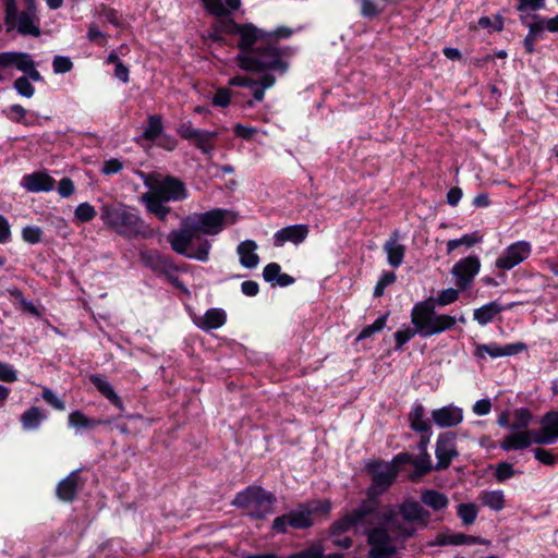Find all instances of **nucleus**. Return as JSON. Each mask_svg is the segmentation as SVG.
I'll list each match as a JSON object with an SVG mask.
<instances>
[{
    "mask_svg": "<svg viewBox=\"0 0 558 558\" xmlns=\"http://www.w3.org/2000/svg\"><path fill=\"white\" fill-rule=\"evenodd\" d=\"M160 177V174L146 175L144 184L149 191L142 195L141 201L149 214L159 221L166 222L172 211L167 204L183 202L190 194L186 184L180 178L171 174Z\"/></svg>",
    "mask_w": 558,
    "mask_h": 558,
    "instance_id": "obj_1",
    "label": "nucleus"
},
{
    "mask_svg": "<svg viewBox=\"0 0 558 558\" xmlns=\"http://www.w3.org/2000/svg\"><path fill=\"white\" fill-rule=\"evenodd\" d=\"M558 442V410H549L539 418V428L512 433L500 441L504 451L523 450L535 444L538 446Z\"/></svg>",
    "mask_w": 558,
    "mask_h": 558,
    "instance_id": "obj_2",
    "label": "nucleus"
},
{
    "mask_svg": "<svg viewBox=\"0 0 558 558\" xmlns=\"http://www.w3.org/2000/svg\"><path fill=\"white\" fill-rule=\"evenodd\" d=\"M100 217L109 229L125 239H147L151 235L150 227L135 208L122 204L104 205Z\"/></svg>",
    "mask_w": 558,
    "mask_h": 558,
    "instance_id": "obj_3",
    "label": "nucleus"
},
{
    "mask_svg": "<svg viewBox=\"0 0 558 558\" xmlns=\"http://www.w3.org/2000/svg\"><path fill=\"white\" fill-rule=\"evenodd\" d=\"M171 248L186 258L206 263L209 259L211 243L207 239L197 238L187 219L184 218L180 228L168 235Z\"/></svg>",
    "mask_w": 558,
    "mask_h": 558,
    "instance_id": "obj_4",
    "label": "nucleus"
},
{
    "mask_svg": "<svg viewBox=\"0 0 558 558\" xmlns=\"http://www.w3.org/2000/svg\"><path fill=\"white\" fill-rule=\"evenodd\" d=\"M287 48H280L275 41L256 46L255 52L251 57L242 58V70L253 73H264L266 71H277L284 74L289 69V63L282 59Z\"/></svg>",
    "mask_w": 558,
    "mask_h": 558,
    "instance_id": "obj_5",
    "label": "nucleus"
},
{
    "mask_svg": "<svg viewBox=\"0 0 558 558\" xmlns=\"http://www.w3.org/2000/svg\"><path fill=\"white\" fill-rule=\"evenodd\" d=\"M427 302L416 303L411 311V323L417 327L418 335L428 338L451 330L457 318L448 314H437L433 305Z\"/></svg>",
    "mask_w": 558,
    "mask_h": 558,
    "instance_id": "obj_6",
    "label": "nucleus"
},
{
    "mask_svg": "<svg viewBox=\"0 0 558 558\" xmlns=\"http://www.w3.org/2000/svg\"><path fill=\"white\" fill-rule=\"evenodd\" d=\"M223 31H226L228 35L239 36L236 45L239 53L235 58L239 68H241L242 58L251 57L253 52H255L256 46L266 43V38L270 35L268 32L256 27L252 23L241 24L234 20L225 23Z\"/></svg>",
    "mask_w": 558,
    "mask_h": 558,
    "instance_id": "obj_7",
    "label": "nucleus"
},
{
    "mask_svg": "<svg viewBox=\"0 0 558 558\" xmlns=\"http://www.w3.org/2000/svg\"><path fill=\"white\" fill-rule=\"evenodd\" d=\"M276 500L274 493L264 489L262 486L251 485L235 495L232 505L240 509L254 506V510L250 513L251 518L264 520L272 513Z\"/></svg>",
    "mask_w": 558,
    "mask_h": 558,
    "instance_id": "obj_8",
    "label": "nucleus"
},
{
    "mask_svg": "<svg viewBox=\"0 0 558 558\" xmlns=\"http://www.w3.org/2000/svg\"><path fill=\"white\" fill-rule=\"evenodd\" d=\"M141 262L147 268L158 276H165L168 282L175 288H183V283L174 275L178 271V267L173 263L172 258L160 253L157 250H145L140 254Z\"/></svg>",
    "mask_w": 558,
    "mask_h": 558,
    "instance_id": "obj_9",
    "label": "nucleus"
},
{
    "mask_svg": "<svg viewBox=\"0 0 558 558\" xmlns=\"http://www.w3.org/2000/svg\"><path fill=\"white\" fill-rule=\"evenodd\" d=\"M365 471L371 476L372 486L387 492L397 481L401 466L395 463V457L389 462L374 459L365 465Z\"/></svg>",
    "mask_w": 558,
    "mask_h": 558,
    "instance_id": "obj_10",
    "label": "nucleus"
},
{
    "mask_svg": "<svg viewBox=\"0 0 558 558\" xmlns=\"http://www.w3.org/2000/svg\"><path fill=\"white\" fill-rule=\"evenodd\" d=\"M314 520L307 504H300L298 509L283 513L272 521L271 530L276 534H287L288 527L306 530L313 526Z\"/></svg>",
    "mask_w": 558,
    "mask_h": 558,
    "instance_id": "obj_11",
    "label": "nucleus"
},
{
    "mask_svg": "<svg viewBox=\"0 0 558 558\" xmlns=\"http://www.w3.org/2000/svg\"><path fill=\"white\" fill-rule=\"evenodd\" d=\"M227 210L215 208L205 213L187 216L186 219L197 238L199 234L216 235L223 227Z\"/></svg>",
    "mask_w": 558,
    "mask_h": 558,
    "instance_id": "obj_12",
    "label": "nucleus"
},
{
    "mask_svg": "<svg viewBox=\"0 0 558 558\" xmlns=\"http://www.w3.org/2000/svg\"><path fill=\"white\" fill-rule=\"evenodd\" d=\"M408 421L413 432L420 434L417 449L420 453L428 452L427 448L432 437V423L425 418V408L422 403L415 402L408 414Z\"/></svg>",
    "mask_w": 558,
    "mask_h": 558,
    "instance_id": "obj_13",
    "label": "nucleus"
},
{
    "mask_svg": "<svg viewBox=\"0 0 558 558\" xmlns=\"http://www.w3.org/2000/svg\"><path fill=\"white\" fill-rule=\"evenodd\" d=\"M7 31L16 29L22 36L39 37L40 20L37 14L14 10L13 16L4 15Z\"/></svg>",
    "mask_w": 558,
    "mask_h": 558,
    "instance_id": "obj_14",
    "label": "nucleus"
},
{
    "mask_svg": "<svg viewBox=\"0 0 558 558\" xmlns=\"http://www.w3.org/2000/svg\"><path fill=\"white\" fill-rule=\"evenodd\" d=\"M457 433L448 430L438 435L435 448L437 459L435 470L442 471L450 466L452 460L459 456L456 445Z\"/></svg>",
    "mask_w": 558,
    "mask_h": 558,
    "instance_id": "obj_15",
    "label": "nucleus"
},
{
    "mask_svg": "<svg viewBox=\"0 0 558 558\" xmlns=\"http://www.w3.org/2000/svg\"><path fill=\"white\" fill-rule=\"evenodd\" d=\"M395 463L400 464V466L404 464L413 465L414 470L408 475L412 483H418L425 475L435 470L428 452L420 453L418 457H414L407 451L399 452L395 456Z\"/></svg>",
    "mask_w": 558,
    "mask_h": 558,
    "instance_id": "obj_16",
    "label": "nucleus"
},
{
    "mask_svg": "<svg viewBox=\"0 0 558 558\" xmlns=\"http://www.w3.org/2000/svg\"><path fill=\"white\" fill-rule=\"evenodd\" d=\"M532 252V245L527 241H517L507 246L496 259V267L501 270H510L524 262Z\"/></svg>",
    "mask_w": 558,
    "mask_h": 558,
    "instance_id": "obj_17",
    "label": "nucleus"
},
{
    "mask_svg": "<svg viewBox=\"0 0 558 558\" xmlns=\"http://www.w3.org/2000/svg\"><path fill=\"white\" fill-rule=\"evenodd\" d=\"M480 269L481 260L476 255H469L458 260L451 270V274L456 278L457 287L461 290L469 288Z\"/></svg>",
    "mask_w": 558,
    "mask_h": 558,
    "instance_id": "obj_18",
    "label": "nucleus"
},
{
    "mask_svg": "<svg viewBox=\"0 0 558 558\" xmlns=\"http://www.w3.org/2000/svg\"><path fill=\"white\" fill-rule=\"evenodd\" d=\"M527 349L524 342L507 343L500 345L497 342L475 343L473 355L478 360H485L486 355L492 359L517 355Z\"/></svg>",
    "mask_w": 558,
    "mask_h": 558,
    "instance_id": "obj_19",
    "label": "nucleus"
},
{
    "mask_svg": "<svg viewBox=\"0 0 558 558\" xmlns=\"http://www.w3.org/2000/svg\"><path fill=\"white\" fill-rule=\"evenodd\" d=\"M398 512L407 523H417L427 526L430 520V512L421 502L412 498H405L398 505Z\"/></svg>",
    "mask_w": 558,
    "mask_h": 558,
    "instance_id": "obj_20",
    "label": "nucleus"
},
{
    "mask_svg": "<svg viewBox=\"0 0 558 558\" xmlns=\"http://www.w3.org/2000/svg\"><path fill=\"white\" fill-rule=\"evenodd\" d=\"M433 422L440 428H450L463 421V411L453 404L445 405L432 411Z\"/></svg>",
    "mask_w": 558,
    "mask_h": 558,
    "instance_id": "obj_21",
    "label": "nucleus"
},
{
    "mask_svg": "<svg viewBox=\"0 0 558 558\" xmlns=\"http://www.w3.org/2000/svg\"><path fill=\"white\" fill-rule=\"evenodd\" d=\"M83 485L80 471H72L65 478L61 480L56 487V496L63 502H73L77 497L80 486Z\"/></svg>",
    "mask_w": 558,
    "mask_h": 558,
    "instance_id": "obj_22",
    "label": "nucleus"
},
{
    "mask_svg": "<svg viewBox=\"0 0 558 558\" xmlns=\"http://www.w3.org/2000/svg\"><path fill=\"white\" fill-rule=\"evenodd\" d=\"M310 233L307 225H291L281 228L274 234V244L279 247L287 242H291L295 245L305 241Z\"/></svg>",
    "mask_w": 558,
    "mask_h": 558,
    "instance_id": "obj_23",
    "label": "nucleus"
},
{
    "mask_svg": "<svg viewBox=\"0 0 558 558\" xmlns=\"http://www.w3.org/2000/svg\"><path fill=\"white\" fill-rule=\"evenodd\" d=\"M22 186L28 192H49L54 189L56 180L46 171H35L22 178Z\"/></svg>",
    "mask_w": 558,
    "mask_h": 558,
    "instance_id": "obj_24",
    "label": "nucleus"
},
{
    "mask_svg": "<svg viewBox=\"0 0 558 558\" xmlns=\"http://www.w3.org/2000/svg\"><path fill=\"white\" fill-rule=\"evenodd\" d=\"M365 511L356 510L355 508L348 514L342 515L336 520L329 527L331 537L340 536L349 532L352 527L365 523Z\"/></svg>",
    "mask_w": 558,
    "mask_h": 558,
    "instance_id": "obj_25",
    "label": "nucleus"
},
{
    "mask_svg": "<svg viewBox=\"0 0 558 558\" xmlns=\"http://www.w3.org/2000/svg\"><path fill=\"white\" fill-rule=\"evenodd\" d=\"M193 322L199 329L210 331L227 323V314L222 308L213 307L207 310L203 316H195Z\"/></svg>",
    "mask_w": 558,
    "mask_h": 558,
    "instance_id": "obj_26",
    "label": "nucleus"
},
{
    "mask_svg": "<svg viewBox=\"0 0 558 558\" xmlns=\"http://www.w3.org/2000/svg\"><path fill=\"white\" fill-rule=\"evenodd\" d=\"M399 238V230H395L384 244V251L387 253V262L393 268H398L402 265L407 251L403 244L398 243Z\"/></svg>",
    "mask_w": 558,
    "mask_h": 558,
    "instance_id": "obj_27",
    "label": "nucleus"
},
{
    "mask_svg": "<svg viewBox=\"0 0 558 558\" xmlns=\"http://www.w3.org/2000/svg\"><path fill=\"white\" fill-rule=\"evenodd\" d=\"M33 64H35V61L33 60L32 56L27 52H0L1 68L15 66L19 71L25 73Z\"/></svg>",
    "mask_w": 558,
    "mask_h": 558,
    "instance_id": "obj_28",
    "label": "nucleus"
},
{
    "mask_svg": "<svg viewBox=\"0 0 558 558\" xmlns=\"http://www.w3.org/2000/svg\"><path fill=\"white\" fill-rule=\"evenodd\" d=\"M263 278L272 287H288L295 282V278L289 274L281 272V266L278 263H269L263 269Z\"/></svg>",
    "mask_w": 558,
    "mask_h": 558,
    "instance_id": "obj_29",
    "label": "nucleus"
},
{
    "mask_svg": "<svg viewBox=\"0 0 558 558\" xmlns=\"http://www.w3.org/2000/svg\"><path fill=\"white\" fill-rule=\"evenodd\" d=\"M89 381L113 407L123 410L122 399L102 375L93 374L89 376Z\"/></svg>",
    "mask_w": 558,
    "mask_h": 558,
    "instance_id": "obj_30",
    "label": "nucleus"
},
{
    "mask_svg": "<svg viewBox=\"0 0 558 558\" xmlns=\"http://www.w3.org/2000/svg\"><path fill=\"white\" fill-rule=\"evenodd\" d=\"M512 307L513 303L501 306L496 301H493L484 304L478 308H475L473 312V319L476 320L481 326H485L492 323L496 315Z\"/></svg>",
    "mask_w": 558,
    "mask_h": 558,
    "instance_id": "obj_31",
    "label": "nucleus"
},
{
    "mask_svg": "<svg viewBox=\"0 0 558 558\" xmlns=\"http://www.w3.org/2000/svg\"><path fill=\"white\" fill-rule=\"evenodd\" d=\"M257 244L253 240H246L238 245L236 252L243 267L252 269L259 263V256L255 253Z\"/></svg>",
    "mask_w": 558,
    "mask_h": 558,
    "instance_id": "obj_32",
    "label": "nucleus"
},
{
    "mask_svg": "<svg viewBox=\"0 0 558 558\" xmlns=\"http://www.w3.org/2000/svg\"><path fill=\"white\" fill-rule=\"evenodd\" d=\"M106 422L100 418H90L86 416L82 411L75 410L69 414L68 424L70 427L76 430H93L97 426L105 424Z\"/></svg>",
    "mask_w": 558,
    "mask_h": 558,
    "instance_id": "obj_33",
    "label": "nucleus"
},
{
    "mask_svg": "<svg viewBox=\"0 0 558 558\" xmlns=\"http://www.w3.org/2000/svg\"><path fill=\"white\" fill-rule=\"evenodd\" d=\"M385 493V490H380V488L369 485L365 493L366 498L362 500L355 509L365 511V519L369 515L377 514L379 497Z\"/></svg>",
    "mask_w": 558,
    "mask_h": 558,
    "instance_id": "obj_34",
    "label": "nucleus"
},
{
    "mask_svg": "<svg viewBox=\"0 0 558 558\" xmlns=\"http://www.w3.org/2000/svg\"><path fill=\"white\" fill-rule=\"evenodd\" d=\"M421 502L434 511H441L448 507L449 499L444 493L429 488L421 493Z\"/></svg>",
    "mask_w": 558,
    "mask_h": 558,
    "instance_id": "obj_35",
    "label": "nucleus"
},
{
    "mask_svg": "<svg viewBox=\"0 0 558 558\" xmlns=\"http://www.w3.org/2000/svg\"><path fill=\"white\" fill-rule=\"evenodd\" d=\"M218 133L207 130L198 129V135L193 137L191 142H193L194 146L199 149L204 155H211L215 149V140L217 138Z\"/></svg>",
    "mask_w": 558,
    "mask_h": 558,
    "instance_id": "obj_36",
    "label": "nucleus"
},
{
    "mask_svg": "<svg viewBox=\"0 0 558 558\" xmlns=\"http://www.w3.org/2000/svg\"><path fill=\"white\" fill-rule=\"evenodd\" d=\"M47 415L38 407H31L21 416V423L24 429H37Z\"/></svg>",
    "mask_w": 558,
    "mask_h": 558,
    "instance_id": "obj_37",
    "label": "nucleus"
},
{
    "mask_svg": "<svg viewBox=\"0 0 558 558\" xmlns=\"http://www.w3.org/2000/svg\"><path fill=\"white\" fill-rule=\"evenodd\" d=\"M163 133L162 118L159 114H153L147 118V124L142 137L148 142H155Z\"/></svg>",
    "mask_w": 558,
    "mask_h": 558,
    "instance_id": "obj_38",
    "label": "nucleus"
},
{
    "mask_svg": "<svg viewBox=\"0 0 558 558\" xmlns=\"http://www.w3.org/2000/svg\"><path fill=\"white\" fill-rule=\"evenodd\" d=\"M527 17L529 16H526V15H521L520 16L521 24L524 26H527V28L531 29V32L536 36V38L538 40H543L545 38V32L547 31V27H545V25H546L545 16L534 13L531 15V17H532L531 23L527 22Z\"/></svg>",
    "mask_w": 558,
    "mask_h": 558,
    "instance_id": "obj_39",
    "label": "nucleus"
},
{
    "mask_svg": "<svg viewBox=\"0 0 558 558\" xmlns=\"http://www.w3.org/2000/svg\"><path fill=\"white\" fill-rule=\"evenodd\" d=\"M459 299V291L453 288H448L438 293L437 296H429L423 302H427V305H433L434 308L436 306H446L452 304Z\"/></svg>",
    "mask_w": 558,
    "mask_h": 558,
    "instance_id": "obj_40",
    "label": "nucleus"
},
{
    "mask_svg": "<svg viewBox=\"0 0 558 558\" xmlns=\"http://www.w3.org/2000/svg\"><path fill=\"white\" fill-rule=\"evenodd\" d=\"M533 418L532 412L527 408H519L513 412V422L511 423V429L517 433L529 430V425Z\"/></svg>",
    "mask_w": 558,
    "mask_h": 558,
    "instance_id": "obj_41",
    "label": "nucleus"
},
{
    "mask_svg": "<svg viewBox=\"0 0 558 558\" xmlns=\"http://www.w3.org/2000/svg\"><path fill=\"white\" fill-rule=\"evenodd\" d=\"M483 505L489 507L495 511H500L506 506L505 495L502 490L485 492L481 498Z\"/></svg>",
    "mask_w": 558,
    "mask_h": 558,
    "instance_id": "obj_42",
    "label": "nucleus"
},
{
    "mask_svg": "<svg viewBox=\"0 0 558 558\" xmlns=\"http://www.w3.org/2000/svg\"><path fill=\"white\" fill-rule=\"evenodd\" d=\"M231 19H219L211 25V31L208 33L207 38L219 46L228 45V40L223 35H228L223 31L225 23H228Z\"/></svg>",
    "mask_w": 558,
    "mask_h": 558,
    "instance_id": "obj_43",
    "label": "nucleus"
},
{
    "mask_svg": "<svg viewBox=\"0 0 558 558\" xmlns=\"http://www.w3.org/2000/svg\"><path fill=\"white\" fill-rule=\"evenodd\" d=\"M457 513L463 525L468 526L475 522L478 509L473 502L460 504L457 508Z\"/></svg>",
    "mask_w": 558,
    "mask_h": 558,
    "instance_id": "obj_44",
    "label": "nucleus"
},
{
    "mask_svg": "<svg viewBox=\"0 0 558 558\" xmlns=\"http://www.w3.org/2000/svg\"><path fill=\"white\" fill-rule=\"evenodd\" d=\"M481 241H482V236H480L477 234V232L464 234L460 239H453V240H449L447 242V253L448 254L452 253L454 250H457L461 245L471 247Z\"/></svg>",
    "mask_w": 558,
    "mask_h": 558,
    "instance_id": "obj_45",
    "label": "nucleus"
},
{
    "mask_svg": "<svg viewBox=\"0 0 558 558\" xmlns=\"http://www.w3.org/2000/svg\"><path fill=\"white\" fill-rule=\"evenodd\" d=\"M388 316L389 313H386L379 316L373 324L365 326L357 335L356 341L364 340L373 336L375 332L381 331L386 326Z\"/></svg>",
    "mask_w": 558,
    "mask_h": 558,
    "instance_id": "obj_46",
    "label": "nucleus"
},
{
    "mask_svg": "<svg viewBox=\"0 0 558 558\" xmlns=\"http://www.w3.org/2000/svg\"><path fill=\"white\" fill-rule=\"evenodd\" d=\"M360 13L364 19L373 20L381 14L384 8H379L374 0H357Z\"/></svg>",
    "mask_w": 558,
    "mask_h": 558,
    "instance_id": "obj_47",
    "label": "nucleus"
},
{
    "mask_svg": "<svg viewBox=\"0 0 558 558\" xmlns=\"http://www.w3.org/2000/svg\"><path fill=\"white\" fill-rule=\"evenodd\" d=\"M26 116H27V110L22 105H19V104H14V105L10 106L9 111L7 113V117L13 122L21 123L25 126L33 125L34 122L28 121L26 119Z\"/></svg>",
    "mask_w": 558,
    "mask_h": 558,
    "instance_id": "obj_48",
    "label": "nucleus"
},
{
    "mask_svg": "<svg viewBox=\"0 0 558 558\" xmlns=\"http://www.w3.org/2000/svg\"><path fill=\"white\" fill-rule=\"evenodd\" d=\"M436 544L439 546L464 545V533H439L436 537Z\"/></svg>",
    "mask_w": 558,
    "mask_h": 558,
    "instance_id": "obj_49",
    "label": "nucleus"
},
{
    "mask_svg": "<svg viewBox=\"0 0 558 558\" xmlns=\"http://www.w3.org/2000/svg\"><path fill=\"white\" fill-rule=\"evenodd\" d=\"M517 471L509 462H499L495 468V478L498 483H504L515 475Z\"/></svg>",
    "mask_w": 558,
    "mask_h": 558,
    "instance_id": "obj_50",
    "label": "nucleus"
},
{
    "mask_svg": "<svg viewBox=\"0 0 558 558\" xmlns=\"http://www.w3.org/2000/svg\"><path fill=\"white\" fill-rule=\"evenodd\" d=\"M324 546L320 544H313L302 550L292 553L287 558H323Z\"/></svg>",
    "mask_w": 558,
    "mask_h": 558,
    "instance_id": "obj_51",
    "label": "nucleus"
},
{
    "mask_svg": "<svg viewBox=\"0 0 558 558\" xmlns=\"http://www.w3.org/2000/svg\"><path fill=\"white\" fill-rule=\"evenodd\" d=\"M416 333H418L417 327H414L413 329L410 327H407L402 330L396 331L393 335L395 342H396L395 350L401 351L403 345L407 342H409Z\"/></svg>",
    "mask_w": 558,
    "mask_h": 558,
    "instance_id": "obj_52",
    "label": "nucleus"
},
{
    "mask_svg": "<svg viewBox=\"0 0 558 558\" xmlns=\"http://www.w3.org/2000/svg\"><path fill=\"white\" fill-rule=\"evenodd\" d=\"M97 213L89 203H81L74 211L75 218L81 222H89L96 217Z\"/></svg>",
    "mask_w": 558,
    "mask_h": 558,
    "instance_id": "obj_53",
    "label": "nucleus"
},
{
    "mask_svg": "<svg viewBox=\"0 0 558 558\" xmlns=\"http://www.w3.org/2000/svg\"><path fill=\"white\" fill-rule=\"evenodd\" d=\"M207 11L220 19H230V12L225 7L223 1L221 0H206L205 2Z\"/></svg>",
    "mask_w": 558,
    "mask_h": 558,
    "instance_id": "obj_54",
    "label": "nucleus"
},
{
    "mask_svg": "<svg viewBox=\"0 0 558 558\" xmlns=\"http://www.w3.org/2000/svg\"><path fill=\"white\" fill-rule=\"evenodd\" d=\"M16 92L23 96L31 98L35 94V87L32 85V83L28 81L26 76H20L14 81L13 84Z\"/></svg>",
    "mask_w": 558,
    "mask_h": 558,
    "instance_id": "obj_55",
    "label": "nucleus"
},
{
    "mask_svg": "<svg viewBox=\"0 0 558 558\" xmlns=\"http://www.w3.org/2000/svg\"><path fill=\"white\" fill-rule=\"evenodd\" d=\"M43 230L36 226H26L22 230V239L29 244L41 242Z\"/></svg>",
    "mask_w": 558,
    "mask_h": 558,
    "instance_id": "obj_56",
    "label": "nucleus"
},
{
    "mask_svg": "<svg viewBox=\"0 0 558 558\" xmlns=\"http://www.w3.org/2000/svg\"><path fill=\"white\" fill-rule=\"evenodd\" d=\"M231 102V92L226 87H219L213 96L211 104L215 107L227 108Z\"/></svg>",
    "mask_w": 558,
    "mask_h": 558,
    "instance_id": "obj_57",
    "label": "nucleus"
},
{
    "mask_svg": "<svg viewBox=\"0 0 558 558\" xmlns=\"http://www.w3.org/2000/svg\"><path fill=\"white\" fill-rule=\"evenodd\" d=\"M397 279V276L393 271H386L383 274V276L377 281L375 288H374V296L378 298L384 294V290L387 286L393 283Z\"/></svg>",
    "mask_w": 558,
    "mask_h": 558,
    "instance_id": "obj_58",
    "label": "nucleus"
},
{
    "mask_svg": "<svg viewBox=\"0 0 558 558\" xmlns=\"http://www.w3.org/2000/svg\"><path fill=\"white\" fill-rule=\"evenodd\" d=\"M52 69L57 74H64L73 69V62L69 57L56 56L52 60Z\"/></svg>",
    "mask_w": 558,
    "mask_h": 558,
    "instance_id": "obj_59",
    "label": "nucleus"
},
{
    "mask_svg": "<svg viewBox=\"0 0 558 558\" xmlns=\"http://www.w3.org/2000/svg\"><path fill=\"white\" fill-rule=\"evenodd\" d=\"M546 0H517L515 10L519 12H536L545 8Z\"/></svg>",
    "mask_w": 558,
    "mask_h": 558,
    "instance_id": "obj_60",
    "label": "nucleus"
},
{
    "mask_svg": "<svg viewBox=\"0 0 558 558\" xmlns=\"http://www.w3.org/2000/svg\"><path fill=\"white\" fill-rule=\"evenodd\" d=\"M534 458L547 466H554L557 463V457L553 454L549 450L537 447L533 449Z\"/></svg>",
    "mask_w": 558,
    "mask_h": 558,
    "instance_id": "obj_61",
    "label": "nucleus"
},
{
    "mask_svg": "<svg viewBox=\"0 0 558 558\" xmlns=\"http://www.w3.org/2000/svg\"><path fill=\"white\" fill-rule=\"evenodd\" d=\"M100 15L105 17L113 26L122 28V20L119 12L116 9L102 4L100 7Z\"/></svg>",
    "mask_w": 558,
    "mask_h": 558,
    "instance_id": "obj_62",
    "label": "nucleus"
},
{
    "mask_svg": "<svg viewBox=\"0 0 558 558\" xmlns=\"http://www.w3.org/2000/svg\"><path fill=\"white\" fill-rule=\"evenodd\" d=\"M41 396H43V399L49 405H51L53 409H56L58 411H64L65 410V402L63 400H61L60 398H58L56 396V393L51 389L44 388Z\"/></svg>",
    "mask_w": 558,
    "mask_h": 558,
    "instance_id": "obj_63",
    "label": "nucleus"
},
{
    "mask_svg": "<svg viewBox=\"0 0 558 558\" xmlns=\"http://www.w3.org/2000/svg\"><path fill=\"white\" fill-rule=\"evenodd\" d=\"M178 135L186 141H191L193 137L198 135V129L192 128V124L190 121L182 122L177 128Z\"/></svg>",
    "mask_w": 558,
    "mask_h": 558,
    "instance_id": "obj_64",
    "label": "nucleus"
}]
</instances>
